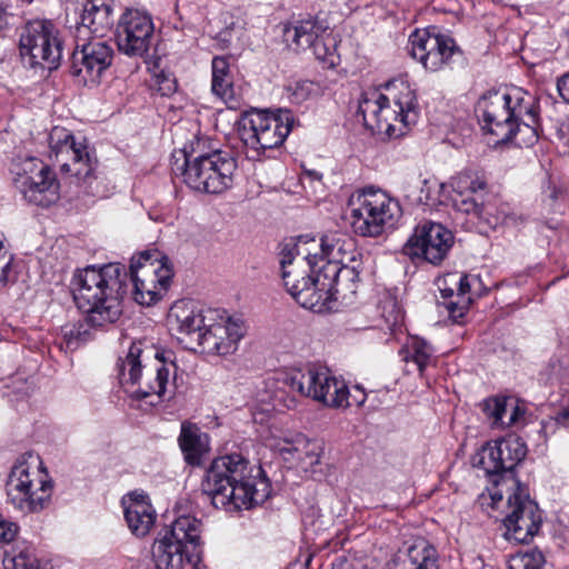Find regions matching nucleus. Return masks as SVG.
<instances>
[{"mask_svg":"<svg viewBox=\"0 0 569 569\" xmlns=\"http://www.w3.org/2000/svg\"><path fill=\"white\" fill-rule=\"evenodd\" d=\"M476 112L495 146L513 142L522 148L538 141L535 102L519 88L488 92L479 100Z\"/></svg>","mask_w":569,"mask_h":569,"instance_id":"f257e3e1","label":"nucleus"},{"mask_svg":"<svg viewBox=\"0 0 569 569\" xmlns=\"http://www.w3.org/2000/svg\"><path fill=\"white\" fill-rule=\"evenodd\" d=\"M202 492L216 508L250 509L270 496V482L261 467L253 468L241 455L214 459L201 482Z\"/></svg>","mask_w":569,"mask_h":569,"instance_id":"f03ea898","label":"nucleus"},{"mask_svg":"<svg viewBox=\"0 0 569 569\" xmlns=\"http://www.w3.org/2000/svg\"><path fill=\"white\" fill-rule=\"evenodd\" d=\"M117 370L122 385L137 386L133 393L138 399L157 397L158 401H168L176 393L177 366L170 350L134 341L126 357H119Z\"/></svg>","mask_w":569,"mask_h":569,"instance_id":"7ed1b4c3","label":"nucleus"},{"mask_svg":"<svg viewBox=\"0 0 569 569\" xmlns=\"http://www.w3.org/2000/svg\"><path fill=\"white\" fill-rule=\"evenodd\" d=\"M363 122L368 129L399 138L407 133L419 117L416 90L403 79H395L386 84V93L372 92L359 104Z\"/></svg>","mask_w":569,"mask_h":569,"instance_id":"20e7f679","label":"nucleus"},{"mask_svg":"<svg viewBox=\"0 0 569 569\" xmlns=\"http://www.w3.org/2000/svg\"><path fill=\"white\" fill-rule=\"evenodd\" d=\"M277 390L273 398L287 409L296 408L297 400L289 392L310 398L329 408L351 407L347 383L332 376L325 368L308 366L300 369L279 372L274 379Z\"/></svg>","mask_w":569,"mask_h":569,"instance_id":"39448f33","label":"nucleus"},{"mask_svg":"<svg viewBox=\"0 0 569 569\" xmlns=\"http://www.w3.org/2000/svg\"><path fill=\"white\" fill-rule=\"evenodd\" d=\"M18 460L6 482L8 502L23 515L37 513L49 507L53 492V483L41 472L38 457L29 453Z\"/></svg>","mask_w":569,"mask_h":569,"instance_id":"423d86ee","label":"nucleus"},{"mask_svg":"<svg viewBox=\"0 0 569 569\" xmlns=\"http://www.w3.org/2000/svg\"><path fill=\"white\" fill-rule=\"evenodd\" d=\"M200 521L181 516L163 528L151 549L156 569H184L197 557L194 549L200 540Z\"/></svg>","mask_w":569,"mask_h":569,"instance_id":"0eeeda50","label":"nucleus"},{"mask_svg":"<svg viewBox=\"0 0 569 569\" xmlns=\"http://www.w3.org/2000/svg\"><path fill=\"white\" fill-rule=\"evenodd\" d=\"M183 181L191 189L218 194L233 184L237 160L228 151L213 150L208 153L183 152Z\"/></svg>","mask_w":569,"mask_h":569,"instance_id":"6e6552de","label":"nucleus"},{"mask_svg":"<svg viewBox=\"0 0 569 569\" xmlns=\"http://www.w3.org/2000/svg\"><path fill=\"white\" fill-rule=\"evenodd\" d=\"M349 207L351 227L363 237L380 236L401 216L399 202L380 190H363L351 198Z\"/></svg>","mask_w":569,"mask_h":569,"instance_id":"1a4fd4ad","label":"nucleus"},{"mask_svg":"<svg viewBox=\"0 0 569 569\" xmlns=\"http://www.w3.org/2000/svg\"><path fill=\"white\" fill-rule=\"evenodd\" d=\"M295 123L293 114L288 109L277 112L266 110L246 114L239 123L241 141L253 150L273 149L283 143Z\"/></svg>","mask_w":569,"mask_h":569,"instance_id":"9d476101","label":"nucleus"},{"mask_svg":"<svg viewBox=\"0 0 569 569\" xmlns=\"http://www.w3.org/2000/svg\"><path fill=\"white\" fill-rule=\"evenodd\" d=\"M13 183L26 201L49 207L60 198V183L56 172L42 160L26 157L12 166Z\"/></svg>","mask_w":569,"mask_h":569,"instance_id":"9b49d317","label":"nucleus"},{"mask_svg":"<svg viewBox=\"0 0 569 569\" xmlns=\"http://www.w3.org/2000/svg\"><path fill=\"white\" fill-rule=\"evenodd\" d=\"M19 51L24 64L47 70L59 67L62 49L53 24L46 21L28 22L20 34Z\"/></svg>","mask_w":569,"mask_h":569,"instance_id":"f8f14e48","label":"nucleus"},{"mask_svg":"<svg viewBox=\"0 0 569 569\" xmlns=\"http://www.w3.org/2000/svg\"><path fill=\"white\" fill-rule=\"evenodd\" d=\"M50 158L60 170L83 181L91 178L94 161L82 137L74 136L62 127H53L49 133Z\"/></svg>","mask_w":569,"mask_h":569,"instance_id":"ddd939ff","label":"nucleus"},{"mask_svg":"<svg viewBox=\"0 0 569 569\" xmlns=\"http://www.w3.org/2000/svg\"><path fill=\"white\" fill-rule=\"evenodd\" d=\"M508 496L507 513L503 518L505 538L519 543H527L538 533L542 515L538 503L532 500L522 485L511 488Z\"/></svg>","mask_w":569,"mask_h":569,"instance_id":"4468645a","label":"nucleus"},{"mask_svg":"<svg viewBox=\"0 0 569 569\" xmlns=\"http://www.w3.org/2000/svg\"><path fill=\"white\" fill-rule=\"evenodd\" d=\"M113 51L102 41L81 40L76 38L69 72L79 86H97L102 74L111 66Z\"/></svg>","mask_w":569,"mask_h":569,"instance_id":"2eb2a0df","label":"nucleus"},{"mask_svg":"<svg viewBox=\"0 0 569 569\" xmlns=\"http://www.w3.org/2000/svg\"><path fill=\"white\" fill-rule=\"evenodd\" d=\"M218 317L208 322L193 350L200 352L228 356L238 350L247 327L241 317L230 316L226 310L217 309Z\"/></svg>","mask_w":569,"mask_h":569,"instance_id":"dca6fc26","label":"nucleus"},{"mask_svg":"<svg viewBox=\"0 0 569 569\" xmlns=\"http://www.w3.org/2000/svg\"><path fill=\"white\" fill-rule=\"evenodd\" d=\"M409 54L426 70L438 71L449 66L452 58L460 54L455 40L432 29H416L408 40Z\"/></svg>","mask_w":569,"mask_h":569,"instance_id":"f3484780","label":"nucleus"},{"mask_svg":"<svg viewBox=\"0 0 569 569\" xmlns=\"http://www.w3.org/2000/svg\"><path fill=\"white\" fill-rule=\"evenodd\" d=\"M218 317L216 308H202L192 300L176 301L168 313V325L177 339L193 349L208 322Z\"/></svg>","mask_w":569,"mask_h":569,"instance_id":"a211bd4d","label":"nucleus"},{"mask_svg":"<svg viewBox=\"0 0 569 569\" xmlns=\"http://www.w3.org/2000/svg\"><path fill=\"white\" fill-rule=\"evenodd\" d=\"M71 293L76 306L93 327L113 323L122 313L121 300L112 287H76Z\"/></svg>","mask_w":569,"mask_h":569,"instance_id":"6ab92c4d","label":"nucleus"},{"mask_svg":"<svg viewBox=\"0 0 569 569\" xmlns=\"http://www.w3.org/2000/svg\"><path fill=\"white\" fill-rule=\"evenodd\" d=\"M153 31V22L147 11L126 9L117 24L119 50L130 57H142L151 44Z\"/></svg>","mask_w":569,"mask_h":569,"instance_id":"aec40b11","label":"nucleus"},{"mask_svg":"<svg viewBox=\"0 0 569 569\" xmlns=\"http://www.w3.org/2000/svg\"><path fill=\"white\" fill-rule=\"evenodd\" d=\"M453 244V234L441 223L426 221L418 224L406 243L409 256L440 263Z\"/></svg>","mask_w":569,"mask_h":569,"instance_id":"412c9836","label":"nucleus"},{"mask_svg":"<svg viewBox=\"0 0 569 569\" xmlns=\"http://www.w3.org/2000/svg\"><path fill=\"white\" fill-rule=\"evenodd\" d=\"M527 447L525 442L516 436H509L488 443L483 448L480 465L483 470L490 475H503L507 481L511 482L510 489L521 485L515 479L513 469L526 457Z\"/></svg>","mask_w":569,"mask_h":569,"instance_id":"4be33fe9","label":"nucleus"},{"mask_svg":"<svg viewBox=\"0 0 569 569\" xmlns=\"http://www.w3.org/2000/svg\"><path fill=\"white\" fill-rule=\"evenodd\" d=\"M129 274L132 284H168L173 271L168 257L157 249H147L131 258Z\"/></svg>","mask_w":569,"mask_h":569,"instance_id":"5701e85b","label":"nucleus"},{"mask_svg":"<svg viewBox=\"0 0 569 569\" xmlns=\"http://www.w3.org/2000/svg\"><path fill=\"white\" fill-rule=\"evenodd\" d=\"M113 4V0L86 2L80 21L76 27V38L81 41L92 37H104L114 24Z\"/></svg>","mask_w":569,"mask_h":569,"instance_id":"b1692460","label":"nucleus"},{"mask_svg":"<svg viewBox=\"0 0 569 569\" xmlns=\"http://www.w3.org/2000/svg\"><path fill=\"white\" fill-rule=\"evenodd\" d=\"M279 453L293 467L305 472H313L315 467L320 462L322 446L317 440L299 435L291 440H283V445L279 447Z\"/></svg>","mask_w":569,"mask_h":569,"instance_id":"393cba45","label":"nucleus"},{"mask_svg":"<svg viewBox=\"0 0 569 569\" xmlns=\"http://www.w3.org/2000/svg\"><path fill=\"white\" fill-rule=\"evenodd\" d=\"M287 291L302 308L318 313L346 305L338 300L336 287H288Z\"/></svg>","mask_w":569,"mask_h":569,"instance_id":"a878e982","label":"nucleus"},{"mask_svg":"<svg viewBox=\"0 0 569 569\" xmlns=\"http://www.w3.org/2000/svg\"><path fill=\"white\" fill-rule=\"evenodd\" d=\"M122 506L130 531L137 537L148 535L156 521V512L148 497L142 493H130L122 499Z\"/></svg>","mask_w":569,"mask_h":569,"instance_id":"bb28decb","label":"nucleus"},{"mask_svg":"<svg viewBox=\"0 0 569 569\" xmlns=\"http://www.w3.org/2000/svg\"><path fill=\"white\" fill-rule=\"evenodd\" d=\"M327 31L328 26L323 20L309 17L284 27L283 38L291 46L295 44L297 49L305 50L313 48Z\"/></svg>","mask_w":569,"mask_h":569,"instance_id":"cd10ccee","label":"nucleus"},{"mask_svg":"<svg viewBox=\"0 0 569 569\" xmlns=\"http://www.w3.org/2000/svg\"><path fill=\"white\" fill-rule=\"evenodd\" d=\"M179 446L184 460L191 466L201 463V458L209 450V438L192 423L183 422L179 436Z\"/></svg>","mask_w":569,"mask_h":569,"instance_id":"c85d7f7f","label":"nucleus"},{"mask_svg":"<svg viewBox=\"0 0 569 569\" xmlns=\"http://www.w3.org/2000/svg\"><path fill=\"white\" fill-rule=\"evenodd\" d=\"M401 567L402 569H439V553L428 540L416 539L407 548Z\"/></svg>","mask_w":569,"mask_h":569,"instance_id":"c756f323","label":"nucleus"},{"mask_svg":"<svg viewBox=\"0 0 569 569\" xmlns=\"http://www.w3.org/2000/svg\"><path fill=\"white\" fill-rule=\"evenodd\" d=\"M299 242H301V240L288 238L279 243L278 258L280 277L284 284H288L290 280L293 281L295 284L300 281L297 277V266H295L296 258L301 256L303 262L307 264L311 257L310 250H299Z\"/></svg>","mask_w":569,"mask_h":569,"instance_id":"7c9ffc66","label":"nucleus"},{"mask_svg":"<svg viewBox=\"0 0 569 569\" xmlns=\"http://www.w3.org/2000/svg\"><path fill=\"white\" fill-rule=\"evenodd\" d=\"M211 91L223 102L234 99L233 79L230 73L229 61L224 57H214L211 62Z\"/></svg>","mask_w":569,"mask_h":569,"instance_id":"2f4dec72","label":"nucleus"},{"mask_svg":"<svg viewBox=\"0 0 569 569\" xmlns=\"http://www.w3.org/2000/svg\"><path fill=\"white\" fill-rule=\"evenodd\" d=\"M307 267L310 284H335L339 278L338 261L311 254Z\"/></svg>","mask_w":569,"mask_h":569,"instance_id":"473e14b6","label":"nucleus"},{"mask_svg":"<svg viewBox=\"0 0 569 569\" xmlns=\"http://www.w3.org/2000/svg\"><path fill=\"white\" fill-rule=\"evenodd\" d=\"M451 186L453 191L457 192L459 197H462L483 190L487 182L480 172L466 169L452 178Z\"/></svg>","mask_w":569,"mask_h":569,"instance_id":"72a5a7b5","label":"nucleus"},{"mask_svg":"<svg viewBox=\"0 0 569 569\" xmlns=\"http://www.w3.org/2000/svg\"><path fill=\"white\" fill-rule=\"evenodd\" d=\"M88 321V316L84 321H79L71 326L62 328L63 338L69 348H78L81 343L92 339V328Z\"/></svg>","mask_w":569,"mask_h":569,"instance_id":"f704fd0d","label":"nucleus"},{"mask_svg":"<svg viewBox=\"0 0 569 569\" xmlns=\"http://www.w3.org/2000/svg\"><path fill=\"white\" fill-rule=\"evenodd\" d=\"M482 410L487 418L491 420L492 427L503 428L508 412V399L498 397L486 399L482 402Z\"/></svg>","mask_w":569,"mask_h":569,"instance_id":"c9c22d12","label":"nucleus"},{"mask_svg":"<svg viewBox=\"0 0 569 569\" xmlns=\"http://www.w3.org/2000/svg\"><path fill=\"white\" fill-rule=\"evenodd\" d=\"M545 557L538 549L526 552H517L511 556L508 562V569H542Z\"/></svg>","mask_w":569,"mask_h":569,"instance_id":"e433bc0d","label":"nucleus"},{"mask_svg":"<svg viewBox=\"0 0 569 569\" xmlns=\"http://www.w3.org/2000/svg\"><path fill=\"white\" fill-rule=\"evenodd\" d=\"M456 291L457 299L449 300L448 302H445L443 306L446 307L450 318L455 322H458L463 318L469 305L471 303V298L469 297L470 287H457Z\"/></svg>","mask_w":569,"mask_h":569,"instance_id":"4c0bfd02","label":"nucleus"},{"mask_svg":"<svg viewBox=\"0 0 569 569\" xmlns=\"http://www.w3.org/2000/svg\"><path fill=\"white\" fill-rule=\"evenodd\" d=\"M318 86L309 80L295 81L287 86L288 98L292 103L301 104L316 96Z\"/></svg>","mask_w":569,"mask_h":569,"instance_id":"58836bf2","label":"nucleus"},{"mask_svg":"<svg viewBox=\"0 0 569 569\" xmlns=\"http://www.w3.org/2000/svg\"><path fill=\"white\" fill-rule=\"evenodd\" d=\"M313 53L317 59L335 66L338 60L337 43L336 39L331 37L328 31L323 34L320 40L313 46Z\"/></svg>","mask_w":569,"mask_h":569,"instance_id":"ea45409f","label":"nucleus"},{"mask_svg":"<svg viewBox=\"0 0 569 569\" xmlns=\"http://www.w3.org/2000/svg\"><path fill=\"white\" fill-rule=\"evenodd\" d=\"M167 292V287H132V299L140 306L151 307L160 301Z\"/></svg>","mask_w":569,"mask_h":569,"instance_id":"a19ab883","label":"nucleus"},{"mask_svg":"<svg viewBox=\"0 0 569 569\" xmlns=\"http://www.w3.org/2000/svg\"><path fill=\"white\" fill-rule=\"evenodd\" d=\"M101 273L100 282L96 284H124L122 277L126 276V268L121 263H107L99 267Z\"/></svg>","mask_w":569,"mask_h":569,"instance_id":"79ce46f5","label":"nucleus"},{"mask_svg":"<svg viewBox=\"0 0 569 569\" xmlns=\"http://www.w3.org/2000/svg\"><path fill=\"white\" fill-rule=\"evenodd\" d=\"M406 359L413 361L418 366L420 373H422L430 362L431 348L425 341H413L409 356Z\"/></svg>","mask_w":569,"mask_h":569,"instance_id":"37998d69","label":"nucleus"},{"mask_svg":"<svg viewBox=\"0 0 569 569\" xmlns=\"http://www.w3.org/2000/svg\"><path fill=\"white\" fill-rule=\"evenodd\" d=\"M101 273L99 267L90 264L84 268H78L72 277L71 284H89L90 282L96 284L100 282Z\"/></svg>","mask_w":569,"mask_h":569,"instance_id":"c03bdc74","label":"nucleus"},{"mask_svg":"<svg viewBox=\"0 0 569 569\" xmlns=\"http://www.w3.org/2000/svg\"><path fill=\"white\" fill-rule=\"evenodd\" d=\"M320 247L322 251L320 257L335 260L337 258L335 251L337 250L340 252L343 246L341 244V239L337 233H328L321 238Z\"/></svg>","mask_w":569,"mask_h":569,"instance_id":"a18cd8bd","label":"nucleus"},{"mask_svg":"<svg viewBox=\"0 0 569 569\" xmlns=\"http://www.w3.org/2000/svg\"><path fill=\"white\" fill-rule=\"evenodd\" d=\"M453 201L458 211L466 214H472L477 218L481 217L482 204L478 203L473 197L465 194L462 197L456 198Z\"/></svg>","mask_w":569,"mask_h":569,"instance_id":"49530a36","label":"nucleus"},{"mask_svg":"<svg viewBox=\"0 0 569 569\" xmlns=\"http://www.w3.org/2000/svg\"><path fill=\"white\" fill-rule=\"evenodd\" d=\"M388 298L382 301L381 308L383 311V316L387 317V320H392L393 323H398L402 320V313L399 303L392 297L391 290H386Z\"/></svg>","mask_w":569,"mask_h":569,"instance_id":"de8ad7c7","label":"nucleus"},{"mask_svg":"<svg viewBox=\"0 0 569 569\" xmlns=\"http://www.w3.org/2000/svg\"><path fill=\"white\" fill-rule=\"evenodd\" d=\"M445 283L451 282L455 284H482L480 273H463V272H448L442 277Z\"/></svg>","mask_w":569,"mask_h":569,"instance_id":"09e8293b","label":"nucleus"},{"mask_svg":"<svg viewBox=\"0 0 569 569\" xmlns=\"http://www.w3.org/2000/svg\"><path fill=\"white\" fill-rule=\"evenodd\" d=\"M338 269H339V278H337V281L335 284H347V283H355L357 281H360L359 272L355 267H350L347 264H340L338 262Z\"/></svg>","mask_w":569,"mask_h":569,"instance_id":"8fccbe9b","label":"nucleus"},{"mask_svg":"<svg viewBox=\"0 0 569 569\" xmlns=\"http://www.w3.org/2000/svg\"><path fill=\"white\" fill-rule=\"evenodd\" d=\"M18 526L14 522L0 518V545H6L16 538Z\"/></svg>","mask_w":569,"mask_h":569,"instance_id":"3c124183","label":"nucleus"},{"mask_svg":"<svg viewBox=\"0 0 569 569\" xmlns=\"http://www.w3.org/2000/svg\"><path fill=\"white\" fill-rule=\"evenodd\" d=\"M158 90L162 96H170L177 90V83L173 78L166 74L157 76Z\"/></svg>","mask_w":569,"mask_h":569,"instance_id":"603ef678","label":"nucleus"},{"mask_svg":"<svg viewBox=\"0 0 569 569\" xmlns=\"http://www.w3.org/2000/svg\"><path fill=\"white\" fill-rule=\"evenodd\" d=\"M522 413V410L517 405L508 402V412L505 418L503 428L516 423Z\"/></svg>","mask_w":569,"mask_h":569,"instance_id":"864d4df0","label":"nucleus"},{"mask_svg":"<svg viewBox=\"0 0 569 569\" xmlns=\"http://www.w3.org/2000/svg\"><path fill=\"white\" fill-rule=\"evenodd\" d=\"M557 90L561 99L569 103V71L558 79Z\"/></svg>","mask_w":569,"mask_h":569,"instance_id":"5fc2aeb1","label":"nucleus"},{"mask_svg":"<svg viewBox=\"0 0 569 569\" xmlns=\"http://www.w3.org/2000/svg\"><path fill=\"white\" fill-rule=\"evenodd\" d=\"M16 569H37L34 561H28L23 553H19L13 558Z\"/></svg>","mask_w":569,"mask_h":569,"instance_id":"6e6d98bb","label":"nucleus"},{"mask_svg":"<svg viewBox=\"0 0 569 569\" xmlns=\"http://www.w3.org/2000/svg\"><path fill=\"white\" fill-rule=\"evenodd\" d=\"M293 240H301L299 242L300 248L299 250H310V253L312 254V248L317 247L315 238L310 236H298V237H291Z\"/></svg>","mask_w":569,"mask_h":569,"instance_id":"4d7b16f0","label":"nucleus"},{"mask_svg":"<svg viewBox=\"0 0 569 569\" xmlns=\"http://www.w3.org/2000/svg\"><path fill=\"white\" fill-rule=\"evenodd\" d=\"M349 401L351 406H361L366 401V393L360 387L355 388V393L349 391Z\"/></svg>","mask_w":569,"mask_h":569,"instance_id":"13d9d810","label":"nucleus"},{"mask_svg":"<svg viewBox=\"0 0 569 569\" xmlns=\"http://www.w3.org/2000/svg\"><path fill=\"white\" fill-rule=\"evenodd\" d=\"M12 14L8 11L7 7L0 3V32L10 26Z\"/></svg>","mask_w":569,"mask_h":569,"instance_id":"bf43d9fd","label":"nucleus"},{"mask_svg":"<svg viewBox=\"0 0 569 569\" xmlns=\"http://www.w3.org/2000/svg\"><path fill=\"white\" fill-rule=\"evenodd\" d=\"M189 566H190V569H208L207 566L200 561L198 556L193 559L192 563H190Z\"/></svg>","mask_w":569,"mask_h":569,"instance_id":"052dcab7","label":"nucleus"},{"mask_svg":"<svg viewBox=\"0 0 569 569\" xmlns=\"http://www.w3.org/2000/svg\"><path fill=\"white\" fill-rule=\"evenodd\" d=\"M441 296L445 299L452 298L455 296V290L451 287H445L441 289Z\"/></svg>","mask_w":569,"mask_h":569,"instance_id":"680f3d73","label":"nucleus"},{"mask_svg":"<svg viewBox=\"0 0 569 569\" xmlns=\"http://www.w3.org/2000/svg\"><path fill=\"white\" fill-rule=\"evenodd\" d=\"M492 499H493V501H496V500H502V495H501V493H499V495H498V493H495V495L492 496Z\"/></svg>","mask_w":569,"mask_h":569,"instance_id":"e2e57ef3","label":"nucleus"},{"mask_svg":"<svg viewBox=\"0 0 569 569\" xmlns=\"http://www.w3.org/2000/svg\"><path fill=\"white\" fill-rule=\"evenodd\" d=\"M565 417H569V409L565 411Z\"/></svg>","mask_w":569,"mask_h":569,"instance_id":"0e129e2a","label":"nucleus"},{"mask_svg":"<svg viewBox=\"0 0 569 569\" xmlns=\"http://www.w3.org/2000/svg\"><path fill=\"white\" fill-rule=\"evenodd\" d=\"M94 0H86V2H93Z\"/></svg>","mask_w":569,"mask_h":569,"instance_id":"69168bd1","label":"nucleus"},{"mask_svg":"<svg viewBox=\"0 0 569 569\" xmlns=\"http://www.w3.org/2000/svg\"><path fill=\"white\" fill-rule=\"evenodd\" d=\"M1 517H2V516L0 515V518H1Z\"/></svg>","mask_w":569,"mask_h":569,"instance_id":"338daca9","label":"nucleus"}]
</instances>
